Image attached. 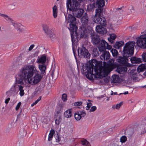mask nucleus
I'll return each instance as SVG.
<instances>
[{
	"instance_id": "nucleus-52",
	"label": "nucleus",
	"mask_w": 146,
	"mask_h": 146,
	"mask_svg": "<svg viewBox=\"0 0 146 146\" xmlns=\"http://www.w3.org/2000/svg\"><path fill=\"white\" fill-rule=\"evenodd\" d=\"M87 106L86 107V109L87 110H88L90 107L91 106H92V104L90 102L87 103Z\"/></svg>"
},
{
	"instance_id": "nucleus-2",
	"label": "nucleus",
	"mask_w": 146,
	"mask_h": 146,
	"mask_svg": "<svg viewBox=\"0 0 146 146\" xmlns=\"http://www.w3.org/2000/svg\"><path fill=\"white\" fill-rule=\"evenodd\" d=\"M19 72L24 79L27 81V83L31 85L37 84L42 77V76L38 73L35 66L33 65H25Z\"/></svg>"
},
{
	"instance_id": "nucleus-24",
	"label": "nucleus",
	"mask_w": 146,
	"mask_h": 146,
	"mask_svg": "<svg viewBox=\"0 0 146 146\" xmlns=\"http://www.w3.org/2000/svg\"><path fill=\"white\" fill-rule=\"evenodd\" d=\"M117 70L118 73L121 74L123 72L127 71V68L125 66H120L117 67Z\"/></svg>"
},
{
	"instance_id": "nucleus-60",
	"label": "nucleus",
	"mask_w": 146,
	"mask_h": 146,
	"mask_svg": "<svg viewBox=\"0 0 146 146\" xmlns=\"http://www.w3.org/2000/svg\"><path fill=\"white\" fill-rule=\"evenodd\" d=\"M32 127L35 130L37 129H38L37 125L35 123H34Z\"/></svg>"
},
{
	"instance_id": "nucleus-47",
	"label": "nucleus",
	"mask_w": 146,
	"mask_h": 146,
	"mask_svg": "<svg viewBox=\"0 0 146 146\" xmlns=\"http://www.w3.org/2000/svg\"><path fill=\"white\" fill-rule=\"evenodd\" d=\"M62 100L64 102H65L67 100V96L65 94H62Z\"/></svg>"
},
{
	"instance_id": "nucleus-31",
	"label": "nucleus",
	"mask_w": 146,
	"mask_h": 146,
	"mask_svg": "<svg viewBox=\"0 0 146 146\" xmlns=\"http://www.w3.org/2000/svg\"><path fill=\"white\" fill-rule=\"evenodd\" d=\"M0 16L4 18L7 21L11 22L13 21L12 19L7 14L1 13Z\"/></svg>"
},
{
	"instance_id": "nucleus-21",
	"label": "nucleus",
	"mask_w": 146,
	"mask_h": 146,
	"mask_svg": "<svg viewBox=\"0 0 146 146\" xmlns=\"http://www.w3.org/2000/svg\"><path fill=\"white\" fill-rule=\"evenodd\" d=\"M110 55L108 51H106L101 56L100 58L102 60L108 61V60L110 58Z\"/></svg>"
},
{
	"instance_id": "nucleus-3",
	"label": "nucleus",
	"mask_w": 146,
	"mask_h": 146,
	"mask_svg": "<svg viewBox=\"0 0 146 146\" xmlns=\"http://www.w3.org/2000/svg\"><path fill=\"white\" fill-rule=\"evenodd\" d=\"M103 8H98L95 11V15L94 21L97 24H100L104 27L107 25V22L105 18L102 16L103 14Z\"/></svg>"
},
{
	"instance_id": "nucleus-35",
	"label": "nucleus",
	"mask_w": 146,
	"mask_h": 146,
	"mask_svg": "<svg viewBox=\"0 0 146 146\" xmlns=\"http://www.w3.org/2000/svg\"><path fill=\"white\" fill-rule=\"evenodd\" d=\"M55 133V131L54 129H51L48 135V141H50L52 140L53 135Z\"/></svg>"
},
{
	"instance_id": "nucleus-45",
	"label": "nucleus",
	"mask_w": 146,
	"mask_h": 146,
	"mask_svg": "<svg viewBox=\"0 0 146 146\" xmlns=\"http://www.w3.org/2000/svg\"><path fill=\"white\" fill-rule=\"evenodd\" d=\"M127 138L125 136H122L121 137L120 139V141L122 143H123L125 142Z\"/></svg>"
},
{
	"instance_id": "nucleus-49",
	"label": "nucleus",
	"mask_w": 146,
	"mask_h": 146,
	"mask_svg": "<svg viewBox=\"0 0 146 146\" xmlns=\"http://www.w3.org/2000/svg\"><path fill=\"white\" fill-rule=\"evenodd\" d=\"M143 60L146 62V52L143 53L142 55Z\"/></svg>"
},
{
	"instance_id": "nucleus-64",
	"label": "nucleus",
	"mask_w": 146,
	"mask_h": 146,
	"mask_svg": "<svg viewBox=\"0 0 146 146\" xmlns=\"http://www.w3.org/2000/svg\"><path fill=\"white\" fill-rule=\"evenodd\" d=\"M111 92L112 93H111V95H113V94H116L117 93V92H115V93H113V91H111Z\"/></svg>"
},
{
	"instance_id": "nucleus-9",
	"label": "nucleus",
	"mask_w": 146,
	"mask_h": 146,
	"mask_svg": "<svg viewBox=\"0 0 146 146\" xmlns=\"http://www.w3.org/2000/svg\"><path fill=\"white\" fill-rule=\"evenodd\" d=\"M42 27L44 33L51 39L55 37L54 31L52 29H49L48 25L46 24H43Z\"/></svg>"
},
{
	"instance_id": "nucleus-19",
	"label": "nucleus",
	"mask_w": 146,
	"mask_h": 146,
	"mask_svg": "<svg viewBox=\"0 0 146 146\" xmlns=\"http://www.w3.org/2000/svg\"><path fill=\"white\" fill-rule=\"evenodd\" d=\"M54 119L55 124L57 125H59L62 121L61 114L54 113Z\"/></svg>"
},
{
	"instance_id": "nucleus-30",
	"label": "nucleus",
	"mask_w": 146,
	"mask_h": 146,
	"mask_svg": "<svg viewBox=\"0 0 146 146\" xmlns=\"http://www.w3.org/2000/svg\"><path fill=\"white\" fill-rule=\"evenodd\" d=\"M120 78L119 76L117 75H113L112 76L111 82L113 83H117L119 82Z\"/></svg>"
},
{
	"instance_id": "nucleus-6",
	"label": "nucleus",
	"mask_w": 146,
	"mask_h": 146,
	"mask_svg": "<svg viewBox=\"0 0 146 146\" xmlns=\"http://www.w3.org/2000/svg\"><path fill=\"white\" fill-rule=\"evenodd\" d=\"M68 21L70 24L69 29L70 32H73V33H76V31L77 30V27L76 25V19L72 15L69 14L68 16Z\"/></svg>"
},
{
	"instance_id": "nucleus-4",
	"label": "nucleus",
	"mask_w": 146,
	"mask_h": 146,
	"mask_svg": "<svg viewBox=\"0 0 146 146\" xmlns=\"http://www.w3.org/2000/svg\"><path fill=\"white\" fill-rule=\"evenodd\" d=\"M135 44L134 41H129L125 44L122 52L123 56L129 57L133 55Z\"/></svg>"
},
{
	"instance_id": "nucleus-51",
	"label": "nucleus",
	"mask_w": 146,
	"mask_h": 146,
	"mask_svg": "<svg viewBox=\"0 0 146 146\" xmlns=\"http://www.w3.org/2000/svg\"><path fill=\"white\" fill-rule=\"evenodd\" d=\"M82 104L81 102H76L74 103V106H80Z\"/></svg>"
},
{
	"instance_id": "nucleus-41",
	"label": "nucleus",
	"mask_w": 146,
	"mask_h": 146,
	"mask_svg": "<svg viewBox=\"0 0 146 146\" xmlns=\"http://www.w3.org/2000/svg\"><path fill=\"white\" fill-rule=\"evenodd\" d=\"M74 117L75 119L77 121L80 120L81 118L80 113H78V111L77 113H75Z\"/></svg>"
},
{
	"instance_id": "nucleus-37",
	"label": "nucleus",
	"mask_w": 146,
	"mask_h": 146,
	"mask_svg": "<svg viewBox=\"0 0 146 146\" xmlns=\"http://www.w3.org/2000/svg\"><path fill=\"white\" fill-rule=\"evenodd\" d=\"M76 31H76V33H73L74 32H71V39L72 44L75 43L74 37V36L76 35V37L78 36V33Z\"/></svg>"
},
{
	"instance_id": "nucleus-15",
	"label": "nucleus",
	"mask_w": 146,
	"mask_h": 146,
	"mask_svg": "<svg viewBox=\"0 0 146 146\" xmlns=\"http://www.w3.org/2000/svg\"><path fill=\"white\" fill-rule=\"evenodd\" d=\"M100 42V43L98 46L99 50L101 52L104 51L106 49V42L103 39Z\"/></svg>"
},
{
	"instance_id": "nucleus-26",
	"label": "nucleus",
	"mask_w": 146,
	"mask_h": 146,
	"mask_svg": "<svg viewBox=\"0 0 146 146\" xmlns=\"http://www.w3.org/2000/svg\"><path fill=\"white\" fill-rule=\"evenodd\" d=\"M138 76L136 74L133 72H131L129 76V79L130 81L132 80H136L137 79Z\"/></svg>"
},
{
	"instance_id": "nucleus-29",
	"label": "nucleus",
	"mask_w": 146,
	"mask_h": 146,
	"mask_svg": "<svg viewBox=\"0 0 146 146\" xmlns=\"http://www.w3.org/2000/svg\"><path fill=\"white\" fill-rule=\"evenodd\" d=\"M87 36V31L85 28L83 27L81 30L80 37L83 38L84 37H86Z\"/></svg>"
},
{
	"instance_id": "nucleus-13",
	"label": "nucleus",
	"mask_w": 146,
	"mask_h": 146,
	"mask_svg": "<svg viewBox=\"0 0 146 146\" xmlns=\"http://www.w3.org/2000/svg\"><path fill=\"white\" fill-rule=\"evenodd\" d=\"M50 58L47 57L46 54H44L41 55L40 57H38L36 62L38 63L44 64L46 60L48 62Z\"/></svg>"
},
{
	"instance_id": "nucleus-32",
	"label": "nucleus",
	"mask_w": 146,
	"mask_h": 146,
	"mask_svg": "<svg viewBox=\"0 0 146 146\" xmlns=\"http://www.w3.org/2000/svg\"><path fill=\"white\" fill-rule=\"evenodd\" d=\"M38 67L42 74H43L45 72V70L46 69V68L44 64L39 65Z\"/></svg>"
},
{
	"instance_id": "nucleus-56",
	"label": "nucleus",
	"mask_w": 146,
	"mask_h": 146,
	"mask_svg": "<svg viewBox=\"0 0 146 146\" xmlns=\"http://www.w3.org/2000/svg\"><path fill=\"white\" fill-rule=\"evenodd\" d=\"M21 102H19L18 104L16 106V107L15 108V110H16L17 111L19 109L21 105Z\"/></svg>"
},
{
	"instance_id": "nucleus-42",
	"label": "nucleus",
	"mask_w": 146,
	"mask_h": 146,
	"mask_svg": "<svg viewBox=\"0 0 146 146\" xmlns=\"http://www.w3.org/2000/svg\"><path fill=\"white\" fill-rule=\"evenodd\" d=\"M81 144L84 146H89L90 145L89 142L86 140H82Z\"/></svg>"
},
{
	"instance_id": "nucleus-39",
	"label": "nucleus",
	"mask_w": 146,
	"mask_h": 146,
	"mask_svg": "<svg viewBox=\"0 0 146 146\" xmlns=\"http://www.w3.org/2000/svg\"><path fill=\"white\" fill-rule=\"evenodd\" d=\"M111 52L113 56L115 57L117 56L118 53L117 50L116 49L113 48L111 50Z\"/></svg>"
},
{
	"instance_id": "nucleus-14",
	"label": "nucleus",
	"mask_w": 146,
	"mask_h": 146,
	"mask_svg": "<svg viewBox=\"0 0 146 146\" xmlns=\"http://www.w3.org/2000/svg\"><path fill=\"white\" fill-rule=\"evenodd\" d=\"M101 25H97L96 28V31L101 34H104L107 33V31L106 28Z\"/></svg>"
},
{
	"instance_id": "nucleus-20",
	"label": "nucleus",
	"mask_w": 146,
	"mask_h": 146,
	"mask_svg": "<svg viewBox=\"0 0 146 146\" xmlns=\"http://www.w3.org/2000/svg\"><path fill=\"white\" fill-rule=\"evenodd\" d=\"M64 104L62 102L58 103L56 106L54 113L61 114L60 112L63 109Z\"/></svg>"
},
{
	"instance_id": "nucleus-59",
	"label": "nucleus",
	"mask_w": 146,
	"mask_h": 146,
	"mask_svg": "<svg viewBox=\"0 0 146 146\" xmlns=\"http://www.w3.org/2000/svg\"><path fill=\"white\" fill-rule=\"evenodd\" d=\"M106 49L107 48L108 49L110 50L111 48V46L110 45H109L108 43L106 42Z\"/></svg>"
},
{
	"instance_id": "nucleus-57",
	"label": "nucleus",
	"mask_w": 146,
	"mask_h": 146,
	"mask_svg": "<svg viewBox=\"0 0 146 146\" xmlns=\"http://www.w3.org/2000/svg\"><path fill=\"white\" fill-rule=\"evenodd\" d=\"M56 140L57 142H59L60 141V138H59L58 134L56 136Z\"/></svg>"
},
{
	"instance_id": "nucleus-61",
	"label": "nucleus",
	"mask_w": 146,
	"mask_h": 146,
	"mask_svg": "<svg viewBox=\"0 0 146 146\" xmlns=\"http://www.w3.org/2000/svg\"><path fill=\"white\" fill-rule=\"evenodd\" d=\"M108 39L109 42H110L111 44H113L114 42L113 41V40H112L110 38H108Z\"/></svg>"
},
{
	"instance_id": "nucleus-55",
	"label": "nucleus",
	"mask_w": 146,
	"mask_h": 146,
	"mask_svg": "<svg viewBox=\"0 0 146 146\" xmlns=\"http://www.w3.org/2000/svg\"><path fill=\"white\" fill-rule=\"evenodd\" d=\"M128 10L131 12H133L134 11L133 7L132 6H130Z\"/></svg>"
},
{
	"instance_id": "nucleus-16",
	"label": "nucleus",
	"mask_w": 146,
	"mask_h": 146,
	"mask_svg": "<svg viewBox=\"0 0 146 146\" xmlns=\"http://www.w3.org/2000/svg\"><path fill=\"white\" fill-rule=\"evenodd\" d=\"M16 87H17V85H16L15 82L14 85L11 87L10 89L7 93L10 96H14L18 92L16 89Z\"/></svg>"
},
{
	"instance_id": "nucleus-10",
	"label": "nucleus",
	"mask_w": 146,
	"mask_h": 146,
	"mask_svg": "<svg viewBox=\"0 0 146 146\" xmlns=\"http://www.w3.org/2000/svg\"><path fill=\"white\" fill-rule=\"evenodd\" d=\"M78 55L79 56L85 58H88L90 55L88 50L85 47L82 46L78 49Z\"/></svg>"
},
{
	"instance_id": "nucleus-33",
	"label": "nucleus",
	"mask_w": 146,
	"mask_h": 146,
	"mask_svg": "<svg viewBox=\"0 0 146 146\" xmlns=\"http://www.w3.org/2000/svg\"><path fill=\"white\" fill-rule=\"evenodd\" d=\"M124 42L123 41L116 42L114 45V47L118 49L124 44Z\"/></svg>"
},
{
	"instance_id": "nucleus-44",
	"label": "nucleus",
	"mask_w": 146,
	"mask_h": 146,
	"mask_svg": "<svg viewBox=\"0 0 146 146\" xmlns=\"http://www.w3.org/2000/svg\"><path fill=\"white\" fill-rule=\"evenodd\" d=\"M19 133L20 134L23 136H25L26 134V131L23 129H21Z\"/></svg>"
},
{
	"instance_id": "nucleus-62",
	"label": "nucleus",
	"mask_w": 146,
	"mask_h": 146,
	"mask_svg": "<svg viewBox=\"0 0 146 146\" xmlns=\"http://www.w3.org/2000/svg\"><path fill=\"white\" fill-rule=\"evenodd\" d=\"M10 99L9 98H8L7 99H6L5 101V103L6 104H7V103H8L9 101L10 100Z\"/></svg>"
},
{
	"instance_id": "nucleus-17",
	"label": "nucleus",
	"mask_w": 146,
	"mask_h": 146,
	"mask_svg": "<svg viewBox=\"0 0 146 146\" xmlns=\"http://www.w3.org/2000/svg\"><path fill=\"white\" fill-rule=\"evenodd\" d=\"M92 41L94 44L96 45L101 41L100 36L98 35H93L91 36Z\"/></svg>"
},
{
	"instance_id": "nucleus-34",
	"label": "nucleus",
	"mask_w": 146,
	"mask_h": 146,
	"mask_svg": "<svg viewBox=\"0 0 146 146\" xmlns=\"http://www.w3.org/2000/svg\"><path fill=\"white\" fill-rule=\"evenodd\" d=\"M53 15L54 18H56L57 16V8L56 5H54L52 8Z\"/></svg>"
},
{
	"instance_id": "nucleus-25",
	"label": "nucleus",
	"mask_w": 146,
	"mask_h": 146,
	"mask_svg": "<svg viewBox=\"0 0 146 146\" xmlns=\"http://www.w3.org/2000/svg\"><path fill=\"white\" fill-rule=\"evenodd\" d=\"M130 60L133 64L139 63L141 62V59L140 58H137L136 57H132L131 58Z\"/></svg>"
},
{
	"instance_id": "nucleus-18",
	"label": "nucleus",
	"mask_w": 146,
	"mask_h": 146,
	"mask_svg": "<svg viewBox=\"0 0 146 146\" xmlns=\"http://www.w3.org/2000/svg\"><path fill=\"white\" fill-rule=\"evenodd\" d=\"M140 127L141 130V134H142L146 133V117L142 121Z\"/></svg>"
},
{
	"instance_id": "nucleus-23",
	"label": "nucleus",
	"mask_w": 146,
	"mask_h": 146,
	"mask_svg": "<svg viewBox=\"0 0 146 146\" xmlns=\"http://www.w3.org/2000/svg\"><path fill=\"white\" fill-rule=\"evenodd\" d=\"M96 7L98 8H103L105 6L104 0H97L96 2Z\"/></svg>"
},
{
	"instance_id": "nucleus-54",
	"label": "nucleus",
	"mask_w": 146,
	"mask_h": 146,
	"mask_svg": "<svg viewBox=\"0 0 146 146\" xmlns=\"http://www.w3.org/2000/svg\"><path fill=\"white\" fill-rule=\"evenodd\" d=\"M96 107L95 106H93L91 108L90 110V111L91 112L94 111L96 110Z\"/></svg>"
},
{
	"instance_id": "nucleus-1",
	"label": "nucleus",
	"mask_w": 146,
	"mask_h": 146,
	"mask_svg": "<svg viewBox=\"0 0 146 146\" xmlns=\"http://www.w3.org/2000/svg\"><path fill=\"white\" fill-rule=\"evenodd\" d=\"M108 64L105 61L102 64H99L94 66V63L85 64L82 66V69L83 74L90 80L99 79L107 76L108 74L114 68V59L108 60Z\"/></svg>"
},
{
	"instance_id": "nucleus-7",
	"label": "nucleus",
	"mask_w": 146,
	"mask_h": 146,
	"mask_svg": "<svg viewBox=\"0 0 146 146\" xmlns=\"http://www.w3.org/2000/svg\"><path fill=\"white\" fill-rule=\"evenodd\" d=\"M79 3L76 0H73L72 3L68 0L67 3V9L73 12H76L79 8Z\"/></svg>"
},
{
	"instance_id": "nucleus-27",
	"label": "nucleus",
	"mask_w": 146,
	"mask_h": 146,
	"mask_svg": "<svg viewBox=\"0 0 146 146\" xmlns=\"http://www.w3.org/2000/svg\"><path fill=\"white\" fill-rule=\"evenodd\" d=\"M72 109H70L65 111L64 114L65 117L67 118L70 117L72 115Z\"/></svg>"
},
{
	"instance_id": "nucleus-5",
	"label": "nucleus",
	"mask_w": 146,
	"mask_h": 146,
	"mask_svg": "<svg viewBox=\"0 0 146 146\" xmlns=\"http://www.w3.org/2000/svg\"><path fill=\"white\" fill-rule=\"evenodd\" d=\"M22 76L19 72L15 76L16 85H17V87L19 91V94L21 96H23L25 94L24 87L23 85L24 84V81H26Z\"/></svg>"
},
{
	"instance_id": "nucleus-22",
	"label": "nucleus",
	"mask_w": 146,
	"mask_h": 146,
	"mask_svg": "<svg viewBox=\"0 0 146 146\" xmlns=\"http://www.w3.org/2000/svg\"><path fill=\"white\" fill-rule=\"evenodd\" d=\"M127 57H119L117 59V62L123 64H127L128 61V59Z\"/></svg>"
},
{
	"instance_id": "nucleus-43",
	"label": "nucleus",
	"mask_w": 146,
	"mask_h": 146,
	"mask_svg": "<svg viewBox=\"0 0 146 146\" xmlns=\"http://www.w3.org/2000/svg\"><path fill=\"white\" fill-rule=\"evenodd\" d=\"M93 54L94 56H97L99 55V52L97 48H94Z\"/></svg>"
},
{
	"instance_id": "nucleus-48",
	"label": "nucleus",
	"mask_w": 146,
	"mask_h": 146,
	"mask_svg": "<svg viewBox=\"0 0 146 146\" xmlns=\"http://www.w3.org/2000/svg\"><path fill=\"white\" fill-rule=\"evenodd\" d=\"M44 86L43 85H40L37 88V92H41L43 90Z\"/></svg>"
},
{
	"instance_id": "nucleus-36",
	"label": "nucleus",
	"mask_w": 146,
	"mask_h": 146,
	"mask_svg": "<svg viewBox=\"0 0 146 146\" xmlns=\"http://www.w3.org/2000/svg\"><path fill=\"white\" fill-rule=\"evenodd\" d=\"M95 3H93L92 4H90L87 6V9L90 11H92L93 10L95 7Z\"/></svg>"
},
{
	"instance_id": "nucleus-11",
	"label": "nucleus",
	"mask_w": 146,
	"mask_h": 146,
	"mask_svg": "<svg viewBox=\"0 0 146 146\" xmlns=\"http://www.w3.org/2000/svg\"><path fill=\"white\" fill-rule=\"evenodd\" d=\"M11 24L17 31L20 32L25 33L26 31V28L19 23L12 22Z\"/></svg>"
},
{
	"instance_id": "nucleus-40",
	"label": "nucleus",
	"mask_w": 146,
	"mask_h": 146,
	"mask_svg": "<svg viewBox=\"0 0 146 146\" xmlns=\"http://www.w3.org/2000/svg\"><path fill=\"white\" fill-rule=\"evenodd\" d=\"M146 68L144 64L139 66L138 67V69L139 70L140 72H143Z\"/></svg>"
},
{
	"instance_id": "nucleus-12",
	"label": "nucleus",
	"mask_w": 146,
	"mask_h": 146,
	"mask_svg": "<svg viewBox=\"0 0 146 146\" xmlns=\"http://www.w3.org/2000/svg\"><path fill=\"white\" fill-rule=\"evenodd\" d=\"M82 25L85 28L88 26L89 23V18L87 13H85L81 19Z\"/></svg>"
},
{
	"instance_id": "nucleus-63",
	"label": "nucleus",
	"mask_w": 146,
	"mask_h": 146,
	"mask_svg": "<svg viewBox=\"0 0 146 146\" xmlns=\"http://www.w3.org/2000/svg\"><path fill=\"white\" fill-rule=\"evenodd\" d=\"M41 99V96H40L39 98L36 101H37L38 102Z\"/></svg>"
},
{
	"instance_id": "nucleus-28",
	"label": "nucleus",
	"mask_w": 146,
	"mask_h": 146,
	"mask_svg": "<svg viewBox=\"0 0 146 146\" xmlns=\"http://www.w3.org/2000/svg\"><path fill=\"white\" fill-rule=\"evenodd\" d=\"M76 12H77V13H75V14L76 15V17L79 18L82 16L84 12V11L82 9H78Z\"/></svg>"
},
{
	"instance_id": "nucleus-50",
	"label": "nucleus",
	"mask_w": 146,
	"mask_h": 146,
	"mask_svg": "<svg viewBox=\"0 0 146 146\" xmlns=\"http://www.w3.org/2000/svg\"><path fill=\"white\" fill-rule=\"evenodd\" d=\"M78 113H80V114L81 116V117H84L86 115V113L83 111H78Z\"/></svg>"
},
{
	"instance_id": "nucleus-46",
	"label": "nucleus",
	"mask_w": 146,
	"mask_h": 146,
	"mask_svg": "<svg viewBox=\"0 0 146 146\" xmlns=\"http://www.w3.org/2000/svg\"><path fill=\"white\" fill-rule=\"evenodd\" d=\"M16 6V4L15 3H13L10 5L9 7L12 10H14L15 9Z\"/></svg>"
},
{
	"instance_id": "nucleus-53",
	"label": "nucleus",
	"mask_w": 146,
	"mask_h": 146,
	"mask_svg": "<svg viewBox=\"0 0 146 146\" xmlns=\"http://www.w3.org/2000/svg\"><path fill=\"white\" fill-rule=\"evenodd\" d=\"M116 37V36L114 34L111 35L110 36V38L112 40H114Z\"/></svg>"
},
{
	"instance_id": "nucleus-58",
	"label": "nucleus",
	"mask_w": 146,
	"mask_h": 146,
	"mask_svg": "<svg viewBox=\"0 0 146 146\" xmlns=\"http://www.w3.org/2000/svg\"><path fill=\"white\" fill-rule=\"evenodd\" d=\"M35 46V45L34 44H32L31 45L29 48L28 50L29 51H30L31 50H32V49L34 48Z\"/></svg>"
},
{
	"instance_id": "nucleus-8",
	"label": "nucleus",
	"mask_w": 146,
	"mask_h": 146,
	"mask_svg": "<svg viewBox=\"0 0 146 146\" xmlns=\"http://www.w3.org/2000/svg\"><path fill=\"white\" fill-rule=\"evenodd\" d=\"M137 44L141 48L143 49L146 48V34L141 35L138 38Z\"/></svg>"
},
{
	"instance_id": "nucleus-38",
	"label": "nucleus",
	"mask_w": 146,
	"mask_h": 146,
	"mask_svg": "<svg viewBox=\"0 0 146 146\" xmlns=\"http://www.w3.org/2000/svg\"><path fill=\"white\" fill-rule=\"evenodd\" d=\"M123 104L122 102H121L119 104H117L116 105H113L112 108L113 109H116L118 110Z\"/></svg>"
}]
</instances>
